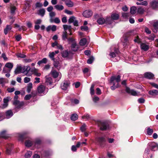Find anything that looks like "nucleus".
Segmentation results:
<instances>
[{"mask_svg": "<svg viewBox=\"0 0 158 158\" xmlns=\"http://www.w3.org/2000/svg\"><path fill=\"white\" fill-rule=\"evenodd\" d=\"M18 98V95H15L14 98V101L13 104L15 106V110L17 111L23 108L24 105V102H20L17 99Z\"/></svg>", "mask_w": 158, "mask_h": 158, "instance_id": "1", "label": "nucleus"}, {"mask_svg": "<svg viewBox=\"0 0 158 158\" xmlns=\"http://www.w3.org/2000/svg\"><path fill=\"white\" fill-rule=\"evenodd\" d=\"M98 123L101 131H105L109 129L110 125L107 121H99Z\"/></svg>", "mask_w": 158, "mask_h": 158, "instance_id": "2", "label": "nucleus"}, {"mask_svg": "<svg viewBox=\"0 0 158 158\" xmlns=\"http://www.w3.org/2000/svg\"><path fill=\"white\" fill-rule=\"evenodd\" d=\"M62 39L63 40H64L67 39L69 44L71 43H72L76 42L75 41V39L72 37L68 38L67 32L66 31L63 32L62 35Z\"/></svg>", "mask_w": 158, "mask_h": 158, "instance_id": "3", "label": "nucleus"}, {"mask_svg": "<svg viewBox=\"0 0 158 158\" xmlns=\"http://www.w3.org/2000/svg\"><path fill=\"white\" fill-rule=\"evenodd\" d=\"M10 72V62L6 64L3 68L2 72L4 73H6L5 76L6 77H9L10 76L9 73Z\"/></svg>", "mask_w": 158, "mask_h": 158, "instance_id": "4", "label": "nucleus"}, {"mask_svg": "<svg viewBox=\"0 0 158 158\" xmlns=\"http://www.w3.org/2000/svg\"><path fill=\"white\" fill-rule=\"evenodd\" d=\"M97 141L102 147H104L106 144V139L104 137H100L98 138Z\"/></svg>", "mask_w": 158, "mask_h": 158, "instance_id": "5", "label": "nucleus"}, {"mask_svg": "<svg viewBox=\"0 0 158 158\" xmlns=\"http://www.w3.org/2000/svg\"><path fill=\"white\" fill-rule=\"evenodd\" d=\"M29 133L28 132H24L19 135V139L21 141H23L26 139H29Z\"/></svg>", "mask_w": 158, "mask_h": 158, "instance_id": "6", "label": "nucleus"}, {"mask_svg": "<svg viewBox=\"0 0 158 158\" xmlns=\"http://www.w3.org/2000/svg\"><path fill=\"white\" fill-rule=\"evenodd\" d=\"M121 76L118 75L116 77L115 76H112L110 77V83H112L113 85H115V82L114 81L115 80L118 83L121 81Z\"/></svg>", "mask_w": 158, "mask_h": 158, "instance_id": "7", "label": "nucleus"}, {"mask_svg": "<svg viewBox=\"0 0 158 158\" xmlns=\"http://www.w3.org/2000/svg\"><path fill=\"white\" fill-rule=\"evenodd\" d=\"M150 148L152 151H156L158 149L157 144L154 142H151L148 144Z\"/></svg>", "mask_w": 158, "mask_h": 158, "instance_id": "8", "label": "nucleus"}, {"mask_svg": "<svg viewBox=\"0 0 158 158\" xmlns=\"http://www.w3.org/2000/svg\"><path fill=\"white\" fill-rule=\"evenodd\" d=\"M143 77L146 79L151 80L153 79L154 75L151 72H146L143 74Z\"/></svg>", "mask_w": 158, "mask_h": 158, "instance_id": "9", "label": "nucleus"}, {"mask_svg": "<svg viewBox=\"0 0 158 158\" xmlns=\"http://www.w3.org/2000/svg\"><path fill=\"white\" fill-rule=\"evenodd\" d=\"M33 142L34 146L37 148L40 147L42 143V140L39 138L35 139Z\"/></svg>", "mask_w": 158, "mask_h": 158, "instance_id": "10", "label": "nucleus"}, {"mask_svg": "<svg viewBox=\"0 0 158 158\" xmlns=\"http://www.w3.org/2000/svg\"><path fill=\"white\" fill-rule=\"evenodd\" d=\"M150 7L153 9L158 8V1L153 0L150 3Z\"/></svg>", "mask_w": 158, "mask_h": 158, "instance_id": "11", "label": "nucleus"}, {"mask_svg": "<svg viewBox=\"0 0 158 158\" xmlns=\"http://www.w3.org/2000/svg\"><path fill=\"white\" fill-rule=\"evenodd\" d=\"M70 83L69 81H65L63 84H61V87L63 90H66L68 87L69 86Z\"/></svg>", "mask_w": 158, "mask_h": 158, "instance_id": "12", "label": "nucleus"}, {"mask_svg": "<svg viewBox=\"0 0 158 158\" xmlns=\"http://www.w3.org/2000/svg\"><path fill=\"white\" fill-rule=\"evenodd\" d=\"M92 14L93 12L92 10H86L83 12L82 15L85 18H89L92 15Z\"/></svg>", "mask_w": 158, "mask_h": 158, "instance_id": "13", "label": "nucleus"}, {"mask_svg": "<svg viewBox=\"0 0 158 158\" xmlns=\"http://www.w3.org/2000/svg\"><path fill=\"white\" fill-rule=\"evenodd\" d=\"M126 92L129 94H130L131 95L136 96L138 94L136 91L134 89H131L128 87H127L126 89Z\"/></svg>", "mask_w": 158, "mask_h": 158, "instance_id": "14", "label": "nucleus"}, {"mask_svg": "<svg viewBox=\"0 0 158 158\" xmlns=\"http://www.w3.org/2000/svg\"><path fill=\"white\" fill-rule=\"evenodd\" d=\"M9 135L6 130H4L0 133V138L6 139L9 138Z\"/></svg>", "mask_w": 158, "mask_h": 158, "instance_id": "15", "label": "nucleus"}, {"mask_svg": "<svg viewBox=\"0 0 158 158\" xmlns=\"http://www.w3.org/2000/svg\"><path fill=\"white\" fill-rule=\"evenodd\" d=\"M71 48L72 51L76 52L78 50L79 47L78 45L77 44L76 42H74L71 44Z\"/></svg>", "mask_w": 158, "mask_h": 158, "instance_id": "16", "label": "nucleus"}, {"mask_svg": "<svg viewBox=\"0 0 158 158\" xmlns=\"http://www.w3.org/2000/svg\"><path fill=\"white\" fill-rule=\"evenodd\" d=\"M71 53V51H69V52L67 50H65L63 51L61 53V55L63 57L66 58L67 57L69 53Z\"/></svg>", "mask_w": 158, "mask_h": 158, "instance_id": "17", "label": "nucleus"}, {"mask_svg": "<svg viewBox=\"0 0 158 158\" xmlns=\"http://www.w3.org/2000/svg\"><path fill=\"white\" fill-rule=\"evenodd\" d=\"M9 98L7 97L6 98H5L3 99V104L2 106V108L3 109L6 107L8 106V102H9Z\"/></svg>", "mask_w": 158, "mask_h": 158, "instance_id": "18", "label": "nucleus"}, {"mask_svg": "<svg viewBox=\"0 0 158 158\" xmlns=\"http://www.w3.org/2000/svg\"><path fill=\"white\" fill-rule=\"evenodd\" d=\"M140 47L142 50L145 51L148 50L149 48V46L145 43H142L140 45Z\"/></svg>", "mask_w": 158, "mask_h": 158, "instance_id": "19", "label": "nucleus"}, {"mask_svg": "<svg viewBox=\"0 0 158 158\" xmlns=\"http://www.w3.org/2000/svg\"><path fill=\"white\" fill-rule=\"evenodd\" d=\"M119 15L116 13H113L111 15V17L113 20H117L119 18Z\"/></svg>", "mask_w": 158, "mask_h": 158, "instance_id": "20", "label": "nucleus"}, {"mask_svg": "<svg viewBox=\"0 0 158 158\" xmlns=\"http://www.w3.org/2000/svg\"><path fill=\"white\" fill-rule=\"evenodd\" d=\"M105 23L107 25H110L113 23V20L110 17H107L105 19Z\"/></svg>", "mask_w": 158, "mask_h": 158, "instance_id": "21", "label": "nucleus"}, {"mask_svg": "<svg viewBox=\"0 0 158 158\" xmlns=\"http://www.w3.org/2000/svg\"><path fill=\"white\" fill-rule=\"evenodd\" d=\"M25 144L26 146L29 148L33 145V142L30 140H27L25 141Z\"/></svg>", "mask_w": 158, "mask_h": 158, "instance_id": "22", "label": "nucleus"}, {"mask_svg": "<svg viewBox=\"0 0 158 158\" xmlns=\"http://www.w3.org/2000/svg\"><path fill=\"white\" fill-rule=\"evenodd\" d=\"M45 89L44 86L43 85H41L38 86L37 88V91L39 93L41 94L43 93Z\"/></svg>", "mask_w": 158, "mask_h": 158, "instance_id": "23", "label": "nucleus"}, {"mask_svg": "<svg viewBox=\"0 0 158 158\" xmlns=\"http://www.w3.org/2000/svg\"><path fill=\"white\" fill-rule=\"evenodd\" d=\"M148 94L152 96H155L158 95V90L156 89L150 90L148 92Z\"/></svg>", "mask_w": 158, "mask_h": 158, "instance_id": "24", "label": "nucleus"}, {"mask_svg": "<svg viewBox=\"0 0 158 158\" xmlns=\"http://www.w3.org/2000/svg\"><path fill=\"white\" fill-rule=\"evenodd\" d=\"M66 5L69 7H72L73 6V3L70 0H66L65 2Z\"/></svg>", "mask_w": 158, "mask_h": 158, "instance_id": "25", "label": "nucleus"}, {"mask_svg": "<svg viewBox=\"0 0 158 158\" xmlns=\"http://www.w3.org/2000/svg\"><path fill=\"white\" fill-rule=\"evenodd\" d=\"M51 73L52 77L54 78L57 77L59 75V73L55 70H52Z\"/></svg>", "mask_w": 158, "mask_h": 158, "instance_id": "26", "label": "nucleus"}, {"mask_svg": "<svg viewBox=\"0 0 158 158\" xmlns=\"http://www.w3.org/2000/svg\"><path fill=\"white\" fill-rule=\"evenodd\" d=\"M8 81H7L6 80L3 78H0V84L2 85V86L3 87L5 83H8Z\"/></svg>", "mask_w": 158, "mask_h": 158, "instance_id": "27", "label": "nucleus"}, {"mask_svg": "<svg viewBox=\"0 0 158 158\" xmlns=\"http://www.w3.org/2000/svg\"><path fill=\"white\" fill-rule=\"evenodd\" d=\"M97 22L99 24H103L105 23V19L103 18H99L97 21Z\"/></svg>", "mask_w": 158, "mask_h": 158, "instance_id": "28", "label": "nucleus"}, {"mask_svg": "<svg viewBox=\"0 0 158 158\" xmlns=\"http://www.w3.org/2000/svg\"><path fill=\"white\" fill-rule=\"evenodd\" d=\"M16 9V8L15 6L12 5L10 4V14L12 15L15 14V11Z\"/></svg>", "mask_w": 158, "mask_h": 158, "instance_id": "29", "label": "nucleus"}, {"mask_svg": "<svg viewBox=\"0 0 158 158\" xmlns=\"http://www.w3.org/2000/svg\"><path fill=\"white\" fill-rule=\"evenodd\" d=\"M53 65L56 68H57L59 66H60V64L59 61L55 59V60H53Z\"/></svg>", "mask_w": 158, "mask_h": 158, "instance_id": "30", "label": "nucleus"}, {"mask_svg": "<svg viewBox=\"0 0 158 158\" xmlns=\"http://www.w3.org/2000/svg\"><path fill=\"white\" fill-rule=\"evenodd\" d=\"M78 118V116L76 114H72L70 118L71 120L75 121L77 120Z\"/></svg>", "mask_w": 158, "mask_h": 158, "instance_id": "31", "label": "nucleus"}, {"mask_svg": "<svg viewBox=\"0 0 158 158\" xmlns=\"http://www.w3.org/2000/svg\"><path fill=\"white\" fill-rule=\"evenodd\" d=\"M47 76L45 77L46 78V81L47 83V85H51L52 83V78L50 77H46Z\"/></svg>", "mask_w": 158, "mask_h": 158, "instance_id": "32", "label": "nucleus"}, {"mask_svg": "<svg viewBox=\"0 0 158 158\" xmlns=\"http://www.w3.org/2000/svg\"><path fill=\"white\" fill-rule=\"evenodd\" d=\"M32 88V84L30 82L27 84V91L28 93H30L31 91V89Z\"/></svg>", "mask_w": 158, "mask_h": 158, "instance_id": "33", "label": "nucleus"}, {"mask_svg": "<svg viewBox=\"0 0 158 158\" xmlns=\"http://www.w3.org/2000/svg\"><path fill=\"white\" fill-rule=\"evenodd\" d=\"M137 10L136 7L133 6L130 8V13L133 15H134L136 13V11Z\"/></svg>", "mask_w": 158, "mask_h": 158, "instance_id": "34", "label": "nucleus"}, {"mask_svg": "<svg viewBox=\"0 0 158 158\" xmlns=\"http://www.w3.org/2000/svg\"><path fill=\"white\" fill-rule=\"evenodd\" d=\"M55 8L58 10H61L64 9V6L62 5H57L54 6Z\"/></svg>", "mask_w": 158, "mask_h": 158, "instance_id": "35", "label": "nucleus"}, {"mask_svg": "<svg viewBox=\"0 0 158 158\" xmlns=\"http://www.w3.org/2000/svg\"><path fill=\"white\" fill-rule=\"evenodd\" d=\"M21 67L18 66L15 70V73L16 74H19L21 73Z\"/></svg>", "mask_w": 158, "mask_h": 158, "instance_id": "36", "label": "nucleus"}, {"mask_svg": "<svg viewBox=\"0 0 158 158\" xmlns=\"http://www.w3.org/2000/svg\"><path fill=\"white\" fill-rule=\"evenodd\" d=\"M32 152L31 151H28L25 155V158H30L32 155Z\"/></svg>", "mask_w": 158, "mask_h": 158, "instance_id": "37", "label": "nucleus"}, {"mask_svg": "<svg viewBox=\"0 0 158 158\" xmlns=\"http://www.w3.org/2000/svg\"><path fill=\"white\" fill-rule=\"evenodd\" d=\"M134 41L135 43H137L138 44L140 43L141 42V39L139 38V36L138 35L135 37Z\"/></svg>", "mask_w": 158, "mask_h": 158, "instance_id": "38", "label": "nucleus"}, {"mask_svg": "<svg viewBox=\"0 0 158 158\" xmlns=\"http://www.w3.org/2000/svg\"><path fill=\"white\" fill-rule=\"evenodd\" d=\"M153 132V129H151L149 127L147 128V134L149 135H151Z\"/></svg>", "mask_w": 158, "mask_h": 158, "instance_id": "39", "label": "nucleus"}, {"mask_svg": "<svg viewBox=\"0 0 158 158\" xmlns=\"http://www.w3.org/2000/svg\"><path fill=\"white\" fill-rule=\"evenodd\" d=\"M86 39L85 38L82 39L80 40L79 44L81 46H84L86 44Z\"/></svg>", "mask_w": 158, "mask_h": 158, "instance_id": "40", "label": "nucleus"}, {"mask_svg": "<svg viewBox=\"0 0 158 158\" xmlns=\"http://www.w3.org/2000/svg\"><path fill=\"white\" fill-rule=\"evenodd\" d=\"M144 12V10L142 7H139L137 10V12L138 13L142 14Z\"/></svg>", "mask_w": 158, "mask_h": 158, "instance_id": "41", "label": "nucleus"}, {"mask_svg": "<svg viewBox=\"0 0 158 158\" xmlns=\"http://www.w3.org/2000/svg\"><path fill=\"white\" fill-rule=\"evenodd\" d=\"M5 153L7 155L10 154V147L9 144H7L6 148Z\"/></svg>", "mask_w": 158, "mask_h": 158, "instance_id": "42", "label": "nucleus"}, {"mask_svg": "<svg viewBox=\"0 0 158 158\" xmlns=\"http://www.w3.org/2000/svg\"><path fill=\"white\" fill-rule=\"evenodd\" d=\"M75 20V17L74 16L70 17L68 20V23L69 24H71L73 23Z\"/></svg>", "mask_w": 158, "mask_h": 158, "instance_id": "43", "label": "nucleus"}, {"mask_svg": "<svg viewBox=\"0 0 158 158\" xmlns=\"http://www.w3.org/2000/svg\"><path fill=\"white\" fill-rule=\"evenodd\" d=\"M94 60V58L93 56H90L89 58L87 60V63L89 64H91Z\"/></svg>", "mask_w": 158, "mask_h": 158, "instance_id": "44", "label": "nucleus"}, {"mask_svg": "<svg viewBox=\"0 0 158 158\" xmlns=\"http://www.w3.org/2000/svg\"><path fill=\"white\" fill-rule=\"evenodd\" d=\"M148 2L147 1H145L141 2H136L137 5H143L146 6L148 5Z\"/></svg>", "mask_w": 158, "mask_h": 158, "instance_id": "45", "label": "nucleus"}, {"mask_svg": "<svg viewBox=\"0 0 158 158\" xmlns=\"http://www.w3.org/2000/svg\"><path fill=\"white\" fill-rule=\"evenodd\" d=\"M55 55V54L54 52H52L49 53V56L51 59L52 60H55V58L54 57Z\"/></svg>", "mask_w": 158, "mask_h": 158, "instance_id": "46", "label": "nucleus"}, {"mask_svg": "<svg viewBox=\"0 0 158 158\" xmlns=\"http://www.w3.org/2000/svg\"><path fill=\"white\" fill-rule=\"evenodd\" d=\"M94 84H92L91 85L90 88V94L91 95H93L94 94Z\"/></svg>", "mask_w": 158, "mask_h": 158, "instance_id": "47", "label": "nucleus"}, {"mask_svg": "<svg viewBox=\"0 0 158 158\" xmlns=\"http://www.w3.org/2000/svg\"><path fill=\"white\" fill-rule=\"evenodd\" d=\"M86 125L85 124H83L80 127L81 131L82 132H85L86 131Z\"/></svg>", "mask_w": 158, "mask_h": 158, "instance_id": "48", "label": "nucleus"}, {"mask_svg": "<svg viewBox=\"0 0 158 158\" xmlns=\"http://www.w3.org/2000/svg\"><path fill=\"white\" fill-rule=\"evenodd\" d=\"M39 14L42 16H43L45 13V10L44 9H40L39 10Z\"/></svg>", "mask_w": 158, "mask_h": 158, "instance_id": "49", "label": "nucleus"}, {"mask_svg": "<svg viewBox=\"0 0 158 158\" xmlns=\"http://www.w3.org/2000/svg\"><path fill=\"white\" fill-rule=\"evenodd\" d=\"M17 56L18 57H20L21 58H25L26 57V55L25 54H22L21 53H18L17 54Z\"/></svg>", "mask_w": 158, "mask_h": 158, "instance_id": "50", "label": "nucleus"}, {"mask_svg": "<svg viewBox=\"0 0 158 158\" xmlns=\"http://www.w3.org/2000/svg\"><path fill=\"white\" fill-rule=\"evenodd\" d=\"M155 37V35L154 34H153L149 36L148 37V39L152 40H154V38Z\"/></svg>", "mask_w": 158, "mask_h": 158, "instance_id": "51", "label": "nucleus"}, {"mask_svg": "<svg viewBox=\"0 0 158 158\" xmlns=\"http://www.w3.org/2000/svg\"><path fill=\"white\" fill-rule=\"evenodd\" d=\"M81 29L82 31H87L89 30V28L87 26H82L81 27Z\"/></svg>", "mask_w": 158, "mask_h": 158, "instance_id": "52", "label": "nucleus"}, {"mask_svg": "<svg viewBox=\"0 0 158 158\" xmlns=\"http://www.w3.org/2000/svg\"><path fill=\"white\" fill-rule=\"evenodd\" d=\"M144 31L145 32L148 34H149L151 33V31L146 27H144Z\"/></svg>", "mask_w": 158, "mask_h": 158, "instance_id": "53", "label": "nucleus"}, {"mask_svg": "<svg viewBox=\"0 0 158 158\" xmlns=\"http://www.w3.org/2000/svg\"><path fill=\"white\" fill-rule=\"evenodd\" d=\"M149 84L152 87L158 89V85L153 82H150Z\"/></svg>", "mask_w": 158, "mask_h": 158, "instance_id": "54", "label": "nucleus"}, {"mask_svg": "<svg viewBox=\"0 0 158 158\" xmlns=\"http://www.w3.org/2000/svg\"><path fill=\"white\" fill-rule=\"evenodd\" d=\"M32 97L31 94H29L26 95L24 97V99L26 100H30Z\"/></svg>", "mask_w": 158, "mask_h": 158, "instance_id": "55", "label": "nucleus"}, {"mask_svg": "<svg viewBox=\"0 0 158 158\" xmlns=\"http://www.w3.org/2000/svg\"><path fill=\"white\" fill-rule=\"evenodd\" d=\"M15 38L16 41H19L21 39L22 37L21 35H19L15 36Z\"/></svg>", "mask_w": 158, "mask_h": 158, "instance_id": "56", "label": "nucleus"}, {"mask_svg": "<svg viewBox=\"0 0 158 158\" xmlns=\"http://www.w3.org/2000/svg\"><path fill=\"white\" fill-rule=\"evenodd\" d=\"M99 100V98L96 96H94V98L93 99V102L95 103H96Z\"/></svg>", "mask_w": 158, "mask_h": 158, "instance_id": "57", "label": "nucleus"}, {"mask_svg": "<svg viewBox=\"0 0 158 158\" xmlns=\"http://www.w3.org/2000/svg\"><path fill=\"white\" fill-rule=\"evenodd\" d=\"M1 56L2 58H3L4 60L5 61H7L8 60V59L6 57V55L5 53H2L1 55Z\"/></svg>", "mask_w": 158, "mask_h": 158, "instance_id": "58", "label": "nucleus"}, {"mask_svg": "<svg viewBox=\"0 0 158 158\" xmlns=\"http://www.w3.org/2000/svg\"><path fill=\"white\" fill-rule=\"evenodd\" d=\"M30 79L28 77H25L24 79V82L25 83H27L30 82Z\"/></svg>", "mask_w": 158, "mask_h": 158, "instance_id": "59", "label": "nucleus"}, {"mask_svg": "<svg viewBox=\"0 0 158 158\" xmlns=\"http://www.w3.org/2000/svg\"><path fill=\"white\" fill-rule=\"evenodd\" d=\"M138 101L139 103H143L145 102V100L143 98H139Z\"/></svg>", "mask_w": 158, "mask_h": 158, "instance_id": "60", "label": "nucleus"}, {"mask_svg": "<svg viewBox=\"0 0 158 158\" xmlns=\"http://www.w3.org/2000/svg\"><path fill=\"white\" fill-rule=\"evenodd\" d=\"M54 22L56 23H60V20L58 18L56 17L54 20Z\"/></svg>", "mask_w": 158, "mask_h": 158, "instance_id": "61", "label": "nucleus"}, {"mask_svg": "<svg viewBox=\"0 0 158 158\" xmlns=\"http://www.w3.org/2000/svg\"><path fill=\"white\" fill-rule=\"evenodd\" d=\"M153 26L155 29H158V21L154 22L153 24Z\"/></svg>", "mask_w": 158, "mask_h": 158, "instance_id": "62", "label": "nucleus"}, {"mask_svg": "<svg viewBox=\"0 0 158 158\" xmlns=\"http://www.w3.org/2000/svg\"><path fill=\"white\" fill-rule=\"evenodd\" d=\"M35 5L36 8L41 7L43 6L42 4L39 2H37Z\"/></svg>", "mask_w": 158, "mask_h": 158, "instance_id": "63", "label": "nucleus"}, {"mask_svg": "<svg viewBox=\"0 0 158 158\" xmlns=\"http://www.w3.org/2000/svg\"><path fill=\"white\" fill-rule=\"evenodd\" d=\"M122 17L123 18H127L129 17V14L127 13H123L122 14Z\"/></svg>", "mask_w": 158, "mask_h": 158, "instance_id": "64", "label": "nucleus"}]
</instances>
